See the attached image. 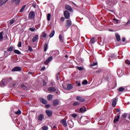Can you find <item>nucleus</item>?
<instances>
[{"mask_svg": "<svg viewBox=\"0 0 130 130\" xmlns=\"http://www.w3.org/2000/svg\"><path fill=\"white\" fill-rule=\"evenodd\" d=\"M82 84H83V85H87V84H88V81H87V80H84V81L82 82Z\"/></svg>", "mask_w": 130, "mask_h": 130, "instance_id": "a19ab883", "label": "nucleus"}, {"mask_svg": "<svg viewBox=\"0 0 130 130\" xmlns=\"http://www.w3.org/2000/svg\"><path fill=\"white\" fill-rule=\"evenodd\" d=\"M59 54V51L56 50V51H51V55H54V56H56Z\"/></svg>", "mask_w": 130, "mask_h": 130, "instance_id": "39448f33", "label": "nucleus"}, {"mask_svg": "<svg viewBox=\"0 0 130 130\" xmlns=\"http://www.w3.org/2000/svg\"><path fill=\"white\" fill-rule=\"evenodd\" d=\"M119 118H120V115L119 114H117V116L115 117L114 119V123H116L117 121H119Z\"/></svg>", "mask_w": 130, "mask_h": 130, "instance_id": "6e6552de", "label": "nucleus"}, {"mask_svg": "<svg viewBox=\"0 0 130 130\" xmlns=\"http://www.w3.org/2000/svg\"><path fill=\"white\" fill-rule=\"evenodd\" d=\"M128 119L130 120V114L128 115Z\"/></svg>", "mask_w": 130, "mask_h": 130, "instance_id": "774afa93", "label": "nucleus"}, {"mask_svg": "<svg viewBox=\"0 0 130 130\" xmlns=\"http://www.w3.org/2000/svg\"><path fill=\"white\" fill-rule=\"evenodd\" d=\"M38 40V35H36L32 39V42H35Z\"/></svg>", "mask_w": 130, "mask_h": 130, "instance_id": "412c9836", "label": "nucleus"}, {"mask_svg": "<svg viewBox=\"0 0 130 130\" xmlns=\"http://www.w3.org/2000/svg\"><path fill=\"white\" fill-rule=\"evenodd\" d=\"M76 99L77 100H78V101H80V102H85V101H86L85 99H83L81 96H77Z\"/></svg>", "mask_w": 130, "mask_h": 130, "instance_id": "f8f14e48", "label": "nucleus"}, {"mask_svg": "<svg viewBox=\"0 0 130 130\" xmlns=\"http://www.w3.org/2000/svg\"><path fill=\"white\" fill-rule=\"evenodd\" d=\"M43 86H45V85H46V82H45V81L43 80Z\"/></svg>", "mask_w": 130, "mask_h": 130, "instance_id": "5fc2aeb1", "label": "nucleus"}, {"mask_svg": "<svg viewBox=\"0 0 130 130\" xmlns=\"http://www.w3.org/2000/svg\"><path fill=\"white\" fill-rule=\"evenodd\" d=\"M9 0H5L4 1V0H0V6H3V5H5L7 2H8Z\"/></svg>", "mask_w": 130, "mask_h": 130, "instance_id": "4be33fe9", "label": "nucleus"}, {"mask_svg": "<svg viewBox=\"0 0 130 130\" xmlns=\"http://www.w3.org/2000/svg\"><path fill=\"white\" fill-rule=\"evenodd\" d=\"M59 39L60 42H63V39H62V36L61 35H59Z\"/></svg>", "mask_w": 130, "mask_h": 130, "instance_id": "473e14b6", "label": "nucleus"}, {"mask_svg": "<svg viewBox=\"0 0 130 130\" xmlns=\"http://www.w3.org/2000/svg\"><path fill=\"white\" fill-rule=\"evenodd\" d=\"M53 128H56V126H55V125H54L53 126Z\"/></svg>", "mask_w": 130, "mask_h": 130, "instance_id": "69168bd1", "label": "nucleus"}, {"mask_svg": "<svg viewBox=\"0 0 130 130\" xmlns=\"http://www.w3.org/2000/svg\"><path fill=\"white\" fill-rule=\"evenodd\" d=\"M122 42H124L125 41V38H123L122 39Z\"/></svg>", "mask_w": 130, "mask_h": 130, "instance_id": "6e6d98bb", "label": "nucleus"}, {"mask_svg": "<svg viewBox=\"0 0 130 130\" xmlns=\"http://www.w3.org/2000/svg\"><path fill=\"white\" fill-rule=\"evenodd\" d=\"M51 60H52V56L49 57L45 61V64L49 63Z\"/></svg>", "mask_w": 130, "mask_h": 130, "instance_id": "9d476101", "label": "nucleus"}, {"mask_svg": "<svg viewBox=\"0 0 130 130\" xmlns=\"http://www.w3.org/2000/svg\"><path fill=\"white\" fill-rule=\"evenodd\" d=\"M40 101L41 103H43V104H46L47 103V101L43 98H41Z\"/></svg>", "mask_w": 130, "mask_h": 130, "instance_id": "f3484780", "label": "nucleus"}, {"mask_svg": "<svg viewBox=\"0 0 130 130\" xmlns=\"http://www.w3.org/2000/svg\"><path fill=\"white\" fill-rule=\"evenodd\" d=\"M127 116V114H126V113L123 114V115H122V117L123 118H126Z\"/></svg>", "mask_w": 130, "mask_h": 130, "instance_id": "58836bf2", "label": "nucleus"}, {"mask_svg": "<svg viewBox=\"0 0 130 130\" xmlns=\"http://www.w3.org/2000/svg\"><path fill=\"white\" fill-rule=\"evenodd\" d=\"M9 81V79L5 78L3 79L0 83L1 86L2 88H4L5 86H7V84H8V82Z\"/></svg>", "mask_w": 130, "mask_h": 130, "instance_id": "f257e3e1", "label": "nucleus"}, {"mask_svg": "<svg viewBox=\"0 0 130 130\" xmlns=\"http://www.w3.org/2000/svg\"><path fill=\"white\" fill-rule=\"evenodd\" d=\"M95 66H97V62H93L90 64V67H95Z\"/></svg>", "mask_w": 130, "mask_h": 130, "instance_id": "c03bdc74", "label": "nucleus"}, {"mask_svg": "<svg viewBox=\"0 0 130 130\" xmlns=\"http://www.w3.org/2000/svg\"><path fill=\"white\" fill-rule=\"evenodd\" d=\"M125 63H126V64H130V60L128 59L126 60Z\"/></svg>", "mask_w": 130, "mask_h": 130, "instance_id": "49530a36", "label": "nucleus"}, {"mask_svg": "<svg viewBox=\"0 0 130 130\" xmlns=\"http://www.w3.org/2000/svg\"><path fill=\"white\" fill-rule=\"evenodd\" d=\"M117 112H120V109H117Z\"/></svg>", "mask_w": 130, "mask_h": 130, "instance_id": "338daca9", "label": "nucleus"}, {"mask_svg": "<svg viewBox=\"0 0 130 130\" xmlns=\"http://www.w3.org/2000/svg\"><path fill=\"white\" fill-rule=\"evenodd\" d=\"M77 105H80V104L78 102L73 103V106H77Z\"/></svg>", "mask_w": 130, "mask_h": 130, "instance_id": "a18cd8bd", "label": "nucleus"}, {"mask_svg": "<svg viewBox=\"0 0 130 130\" xmlns=\"http://www.w3.org/2000/svg\"><path fill=\"white\" fill-rule=\"evenodd\" d=\"M58 75H59V73H58L57 76H56V79H57V81H58Z\"/></svg>", "mask_w": 130, "mask_h": 130, "instance_id": "052dcab7", "label": "nucleus"}, {"mask_svg": "<svg viewBox=\"0 0 130 130\" xmlns=\"http://www.w3.org/2000/svg\"><path fill=\"white\" fill-rule=\"evenodd\" d=\"M42 129L43 130H48V127H47V126H44L42 127Z\"/></svg>", "mask_w": 130, "mask_h": 130, "instance_id": "37998d69", "label": "nucleus"}, {"mask_svg": "<svg viewBox=\"0 0 130 130\" xmlns=\"http://www.w3.org/2000/svg\"><path fill=\"white\" fill-rule=\"evenodd\" d=\"M115 36H116V39L117 41L118 42H119V41H120V40H121L120 36L118 34L116 33L115 34Z\"/></svg>", "mask_w": 130, "mask_h": 130, "instance_id": "dca6fc26", "label": "nucleus"}, {"mask_svg": "<svg viewBox=\"0 0 130 130\" xmlns=\"http://www.w3.org/2000/svg\"><path fill=\"white\" fill-rule=\"evenodd\" d=\"M90 43H92V44H94L95 43V38H92L90 40Z\"/></svg>", "mask_w": 130, "mask_h": 130, "instance_id": "f704fd0d", "label": "nucleus"}, {"mask_svg": "<svg viewBox=\"0 0 130 130\" xmlns=\"http://www.w3.org/2000/svg\"><path fill=\"white\" fill-rule=\"evenodd\" d=\"M59 104V101L58 100H54L53 102V106H57Z\"/></svg>", "mask_w": 130, "mask_h": 130, "instance_id": "9b49d317", "label": "nucleus"}, {"mask_svg": "<svg viewBox=\"0 0 130 130\" xmlns=\"http://www.w3.org/2000/svg\"><path fill=\"white\" fill-rule=\"evenodd\" d=\"M110 57L113 59L116 58V56H115V55L114 54H112Z\"/></svg>", "mask_w": 130, "mask_h": 130, "instance_id": "4c0bfd02", "label": "nucleus"}, {"mask_svg": "<svg viewBox=\"0 0 130 130\" xmlns=\"http://www.w3.org/2000/svg\"><path fill=\"white\" fill-rule=\"evenodd\" d=\"M77 69L79 70V71H83L84 70V68L83 67H77Z\"/></svg>", "mask_w": 130, "mask_h": 130, "instance_id": "ea45409f", "label": "nucleus"}, {"mask_svg": "<svg viewBox=\"0 0 130 130\" xmlns=\"http://www.w3.org/2000/svg\"><path fill=\"white\" fill-rule=\"evenodd\" d=\"M35 18V13L34 11H30L28 15V19H32Z\"/></svg>", "mask_w": 130, "mask_h": 130, "instance_id": "f03ea898", "label": "nucleus"}, {"mask_svg": "<svg viewBox=\"0 0 130 130\" xmlns=\"http://www.w3.org/2000/svg\"><path fill=\"white\" fill-rule=\"evenodd\" d=\"M96 73H101V70L96 71Z\"/></svg>", "mask_w": 130, "mask_h": 130, "instance_id": "13d9d810", "label": "nucleus"}, {"mask_svg": "<svg viewBox=\"0 0 130 130\" xmlns=\"http://www.w3.org/2000/svg\"><path fill=\"white\" fill-rule=\"evenodd\" d=\"M60 123H61V124H62V125L65 126V127H67V126H68V123H67V121L64 119H62L60 121Z\"/></svg>", "mask_w": 130, "mask_h": 130, "instance_id": "1a4fd4ad", "label": "nucleus"}, {"mask_svg": "<svg viewBox=\"0 0 130 130\" xmlns=\"http://www.w3.org/2000/svg\"><path fill=\"white\" fill-rule=\"evenodd\" d=\"M65 8L67 11H69V12H73V8L70 5H66Z\"/></svg>", "mask_w": 130, "mask_h": 130, "instance_id": "ddd939ff", "label": "nucleus"}, {"mask_svg": "<svg viewBox=\"0 0 130 130\" xmlns=\"http://www.w3.org/2000/svg\"><path fill=\"white\" fill-rule=\"evenodd\" d=\"M119 92H123L124 90V88L121 87L118 89Z\"/></svg>", "mask_w": 130, "mask_h": 130, "instance_id": "c9c22d12", "label": "nucleus"}, {"mask_svg": "<svg viewBox=\"0 0 130 130\" xmlns=\"http://www.w3.org/2000/svg\"><path fill=\"white\" fill-rule=\"evenodd\" d=\"M77 86L78 87H80V86H81V83H78Z\"/></svg>", "mask_w": 130, "mask_h": 130, "instance_id": "bf43d9fd", "label": "nucleus"}, {"mask_svg": "<svg viewBox=\"0 0 130 130\" xmlns=\"http://www.w3.org/2000/svg\"><path fill=\"white\" fill-rule=\"evenodd\" d=\"M53 98L52 97V95H51V94H49L48 95V96H47V99H48V100L49 101H50V100H52V99H53Z\"/></svg>", "mask_w": 130, "mask_h": 130, "instance_id": "bb28decb", "label": "nucleus"}, {"mask_svg": "<svg viewBox=\"0 0 130 130\" xmlns=\"http://www.w3.org/2000/svg\"><path fill=\"white\" fill-rule=\"evenodd\" d=\"M30 31H31V32H34L35 31V28H29Z\"/></svg>", "mask_w": 130, "mask_h": 130, "instance_id": "8fccbe9b", "label": "nucleus"}, {"mask_svg": "<svg viewBox=\"0 0 130 130\" xmlns=\"http://www.w3.org/2000/svg\"><path fill=\"white\" fill-rule=\"evenodd\" d=\"M21 71H22V68L19 67H15L12 70V72H21Z\"/></svg>", "mask_w": 130, "mask_h": 130, "instance_id": "423d86ee", "label": "nucleus"}, {"mask_svg": "<svg viewBox=\"0 0 130 130\" xmlns=\"http://www.w3.org/2000/svg\"><path fill=\"white\" fill-rule=\"evenodd\" d=\"M130 24V20H129L125 24V26H127L128 25H129Z\"/></svg>", "mask_w": 130, "mask_h": 130, "instance_id": "09e8293b", "label": "nucleus"}, {"mask_svg": "<svg viewBox=\"0 0 130 130\" xmlns=\"http://www.w3.org/2000/svg\"><path fill=\"white\" fill-rule=\"evenodd\" d=\"M4 34V32L2 31L0 32V40H3L4 39V36L3 35Z\"/></svg>", "mask_w": 130, "mask_h": 130, "instance_id": "7c9ffc66", "label": "nucleus"}, {"mask_svg": "<svg viewBox=\"0 0 130 130\" xmlns=\"http://www.w3.org/2000/svg\"><path fill=\"white\" fill-rule=\"evenodd\" d=\"M14 52L16 54H21V52L18 50H14Z\"/></svg>", "mask_w": 130, "mask_h": 130, "instance_id": "72a5a7b5", "label": "nucleus"}, {"mask_svg": "<svg viewBox=\"0 0 130 130\" xmlns=\"http://www.w3.org/2000/svg\"><path fill=\"white\" fill-rule=\"evenodd\" d=\"M54 34H55V31L53 30L49 35L50 38H52V37H54Z\"/></svg>", "mask_w": 130, "mask_h": 130, "instance_id": "393cba45", "label": "nucleus"}, {"mask_svg": "<svg viewBox=\"0 0 130 130\" xmlns=\"http://www.w3.org/2000/svg\"><path fill=\"white\" fill-rule=\"evenodd\" d=\"M28 50H29V51H33V50H32V48L31 47L29 48Z\"/></svg>", "mask_w": 130, "mask_h": 130, "instance_id": "4d7b16f0", "label": "nucleus"}, {"mask_svg": "<svg viewBox=\"0 0 130 130\" xmlns=\"http://www.w3.org/2000/svg\"><path fill=\"white\" fill-rule=\"evenodd\" d=\"M15 23V19H12L10 21V24L11 25H13V24H14Z\"/></svg>", "mask_w": 130, "mask_h": 130, "instance_id": "e433bc0d", "label": "nucleus"}, {"mask_svg": "<svg viewBox=\"0 0 130 130\" xmlns=\"http://www.w3.org/2000/svg\"><path fill=\"white\" fill-rule=\"evenodd\" d=\"M106 4H107V5H109L110 6H111V5H114V1H112V0H107L106 1Z\"/></svg>", "mask_w": 130, "mask_h": 130, "instance_id": "2eb2a0df", "label": "nucleus"}, {"mask_svg": "<svg viewBox=\"0 0 130 130\" xmlns=\"http://www.w3.org/2000/svg\"><path fill=\"white\" fill-rule=\"evenodd\" d=\"M14 49H15V47H14L13 46H11L8 48L7 50L8 51H13Z\"/></svg>", "mask_w": 130, "mask_h": 130, "instance_id": "5701e85b", "label": "nucleus"}, {"mask_svg": "<svg viewBox=\"0 0 130 130\" xmlns=\"http://www.w3.org/2000/svg\"><path fill=\"white\" fill-rule=\"evenodd\" d=\"M18 47H22V42H19L18 44Z\"/></svg>", "mask_w": 130, "mask_h": 130, "instance_id": "de8ad7c7", "label": "nucleus"}, {"mask_svg": "<svg viewBox=\"0 0 130 130\" xmlns=\"http://www.w3.org/2000/svg\"><path fill=\"white\" fill-rule=\"evenodd\" d=\"M87 110V109L84 107L83 108H81L80 109V112H85V111H86Z\"/></svg>", "mask_w": 130, "mask_h": 130, "instance_id": "a878e982", "label": "nucleus"}, {"mask_svg": "<svg viewBox=\"0 0 130 130\" xmlns=\"http://www.w3.org/2000/svg\"><path fill=\"white\" fill-rule=\"evenodd\" d=\"M73 89V85L72 84H69L67 85V90H72Z\"/></svg>", "mask_w": 130, "mask_h": 130, "instance_id": "aec40b11", "label": "nucleus"}, {"mask_svg": "<svg viewBox=\"0 0 130 130\" xmlns=\"http://www.w3.org/2000/svg\"><path fill=\"white\" fill-rule=\"evenodd\" d=\"M50 18H51V14L49 13L47 16V21H50Z\"/></svg>", "mask_w": 130, "mask_h": 130, "instance_id": "c85d7f7f", "label": "nucleus"}, {"mask_svg": "<svg viewBox=\"0 0 130 130\" xmlns=\"http://www.w3.org/2000/svg\"><path fill=\"white\" fill-rule=\"evenodd\" d=\"M46 113H47L48 116H51V115H52V111L47 110H46Z\"/></svg>", "mask_w": 130, "mask_h": 130, "instance_id": "4468645a", "label": "nucleus"}, {"mask_svg": "<svg viewBox=\"0 0 130 130\" xmlns=\"http://www.w3.org/2000/svg\"><path fill=\"white\" fill-rule=\"evenodd\" d=\"M60 21H61V22H63V21H64V17H61Z\"/></svg>", "mask_w": 130, "mask_h": 130, "instance_id": "603ef678", "label": "nucleus"}, {"mask_svg": "<svg viewBox=\"0 0 130 130\" xmlns=\"http://www.w3.org/2000/svg\"><path fill=\"white\" fill-rule=\"evenodd\" d=\"M22 88H26V87L24 85H21Z\"/></svg>", "mask_w": 130, "mask_h": 130, "instance_id": "0e129e2a", "label": "nucleus"}, {"mask_svg": "<svg viewBox=\"0 0 130 130\" xmlns=\"http://www.w3.org/2000/svg\"><path fill=\"white\" fill-rule=\"evenodd\" d=\"M45 107L47 108H49V107H50V105H46Z\"/></svg>", "mask_w": 130, "mask_h": 130, "instance_id": "864d4df0", "label": "nucleus"}, {"mask_svg": "<svg viewBox=\"0 0 130 130\" xmlns=\"http://www.w3.org/2000/svg\"><path fill=\"white\" fill-rule=\"evenodd\" d=\"M25 8H26V5H24L22 7V8L19 11L20 13H23V12L24 11V10H25Z\"/></svg>", "mask_w": 130, "mask_h": 130, "instance_id": "2f4dec72", "label": "nucleus"}, {"mask_svg": "<svg viewBox=\"0 0 130 130\" xmlns=\"http://www.w3.org/2000/svg\"><path fill=\"white\" fill-rule=\"evenodd\" d=\"M45 70V67H43L42 69H41V71H43Z\"/></svg>", "mask_w": 130, "mask_h": 130, "instance_id": "680f3d73", "label": "nucleus"}, {"mask_svg": "<svg viewBox=\"0 0 130 130\" xmlns=\"http://www.w3.org/2000/svg\"><path fill=\"white\" fill-rule=\"evenodd\" d=\"M71 26H72V21L71 20H66V27L67 29H69Z\"/></svg>", "mask_w": 130, "mask_h": 130, "instance_id": "20e7f679", "label": "nucleus"}, {"mask_svg": "<svg viewBox=\"0 0 130 130\" xmlns=\"http://www.w3.org/2000/svg\"><path fill=\"white\" fill-rule=\"evenodd\" d=\"M72 116L73 117H74V118H76V117H77V114H73L72 115Z\"/></svg>", "mask_w": 130, "mask_h": 130, "instance_id": "3c124183", "label": "nucleus"}, {"mask_svg": "<svg viewBox=\"0 0 130 130\" xmlns=\"http://www.w3.org/2000/svg\"><path fill=\"white\" fill-rule=\"evenodd\" d=\"M118 100V99L117 98H115L113 100L112 104V105L113 107H115L116 106V104L117 103V101Z\"/></svg>", "mask_w": 130, "mask_h": 130, "instance_id": "0eeeda50", "label": "nucleus"}, {"mask_svg": "<svg viewBox=\"0 0 130 130\" xmlns=\"http://www.w3.org/2000/svg\"><path fill=\"white\" fill-rule=\"evenodd\" d=\"M28 75H32V72H29L28 73Z\"/></svg>", "mask_w": 130, "mask_h": 130, "instance_id": "e2e57ef3", "label": "nucleus"}, {"mask_svg": "<svg viewBox=\"0 0 130 130\" xmlns=\"http://www.w3.org/2000/svg\"><path fill=\"white\" fill-rule=\"evenodd\" d=\"M44 51H46L47 50V48H48V45L47 44H45L44 46Z\"/></svg>", "mask_w": 130, "mask_h": 130, "instance_id": "cd10ccee", "label": "nucleus"}, {"mask_svg": "<svg viewBox=\"0 0 130 130\" xmlns=\"http://www.w3.org/2000/svg\"><path fill=\"white\" fill-rule=\"evenodd\" d=\"M63 15L65 19H70V14L69 11L67 10L64 11L63 12Z\"/></svg>", "mask_w": 130, "mask_h": 130, "instance_id": "7ed1b4c3", "label": "nucleus"}, {"mask_svg": "<svg viewBox=\"0 0 130 130\" xmlns=\"http://www.w3.org/2000/svg\"><path fill=\"white\" fill-rule=\"evenodd\" d=\"M12 2H15V5H19V4H20V2H21V0H12Z\"/></svg>", "mask_w": 130, "mask_h": 130, "instance_id": "c756f323", "label": "nucleus"}, {"mask_svg": "<svg viewBox=\"0 0 130 130\" xmlns=\"http://www.w3.org/2000/svg\"><path fill=\"white\" fill-rule=\"evenodd\" d=\"M43 118H44V115H43V114H41L39 116L38 120L41 121L43 119Z\"/></svg>", "mask_w": 130, "mask_h": 130, "instance_id": "a211bd4d", "label": "nucleus"}, {"mask_svg": "<svg viewBox=\"0 0 130 130\" xmlns=\"http://www.w3.org/2000/svg\"><path fill=\"white\" fill-rule=\"evenodd\" d=\"M48 91H49L50 92H55V91H56V89H55V88L54 87H50L48 88Z\"/></svg>", "mask_w": 130, "mask_h": 130, "instance_id": "6ab92c4d", "label": "nucleus"}, {"mask_svg": "<svg viewBox=\"0 0 130 130\" xmlns=\"http://www.w3.org/2000/svg\"><path fill=\"white\" fill-rule=\"evenodd\" d=\"M14 113L16 114V115H20L22 113V112H21V110H18V111H15Z\"/></svg>", "mask_w": 130, "mask_h": 130, "instance_id": "b1692460", "label": "nucleus"}, {"mask_svg": "<svg viewBox=\"0 0 130 130\" xmlns=\"http://www.w3.org/2000/svg\"><path fill=\"white\" fill-rule=\"evenodd\" d=\"M46 36H47V35L45 32L42 33V37H44V38H46Z\"/></svg>", "mask_w": 130, "mask_h": 130, "instance_id": "79ce46f5", "label": "nucleus"}]
</instances>
